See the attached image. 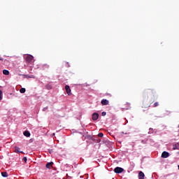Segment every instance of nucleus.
I'll return each mask as SVG.
<instances>
[{
    "label": "nucleus",
    "instance_id": "6e6552de",
    "mask_svg": "<svg viewBox=\"0 0 179 179\" xmlns=\"http://www.w3.org/2000/svg\"><path fill=\"white\" fill-rule=\"evenodd\" d=\"M138 179H145V173L142 171L138 173Z\"/></svg>",
    "mask_w": 179,
    "mask_h": 179
},
{
    "label": "nucleus",
    "instance_id": "412c9836",
    "mask_svg": "<svg viewBox=\"0 0 179 179\" xmlns=\"http://www.w3.org/2000/svg\"><path fill=\"white\" fill-rule=\"evenodd\" d=\"M159 106V102H155L153 105V107H157Z\"/></svg>",
    "mask_w": 179,
    "mask_h": 179
},
{
    "label": "nucleus",
    "instance_id": "a878e982",
    "mask_svg": "<svg viewBox=\"0 0 179 179\" xmlns=\"http://www.w3.org/2000/svg\"><path fill=\"white\" fill-rule=\"evenodd\" d=\"M66 64H67V68L71 67V65H69V62H67Z\"/></svg>",
    "mask_w": 179,
    "mask_h": 179
},
{
    "label": "nucleus",
    "instance_id": "6ab92c4d",
    "mask_svg": "<svg viewBox=\"0 0 179 179\" xmlns=\"http://www.w3.org/2000/svg\"><path fill=\"white\" fill-rule=\"evenodd\" d=\"M148 134H153V129H152V128H150V129H149Z\"/></svg>",
    "mask_w": 179,
    "mask_h": 179
},
{
    "label": "nucleus",
    "instance_id": "f03ea898",
    "mask_svg": "<svg viewBox=\"0 0 179 179\" xmlns=\"http://www.w3.org/2000/svg\"><path fill=\"white\" fill-rule=\"evenodd\" d=\"M33 59H34V57H33V55H29L26 57L27 62H29V64L33 62Z\"/></svg>",
    "mask_w": 179,
    "mask_h": 179
},
{
    "label": "nucleus",
    "instance_id": "393cba45",
    "mask_svg": "<svg viewBox=\"0 0 179 179\" xmlns=\"http://www.w3.org/2000/svg\"><path fill=\"white\" fill-rule=\"evenodd\" d=\"M87 138H88V139L93 141V137H92V136H87Z\"/></svg>",
    "mask_w": 179,
    "mask_h": 179
},
{
    "label": "nucleus",
    "instance_id": "aec40b11",
    "mask_svg": "<svg viewBox=\"0 0 179 179\" xmlns=\"http://www.w3.org/2000/svg\"><path fill=\"white\" fill-rule=\"evenodd\" d=\"M101 115H102V117H106V115H107V113L103 111V112H102Z\"/></svg>",
    "mask_w": 179,
    "mask_h": 179
},
{
    "label": "nucleus",
    "instance_id": "423d86ee",
    "mask_svg": "<svg viewBox=\"0 0 179 179\" xmlns=\"http://www.w3.org/2000/svg\"><path fill=\"white\" fill-rule=\"evenodd\" d=\"M110 103V101H108V100L107 99H102L101 101V103L102 104V106H108V103Z\"/></svg>",
    "mask_w": 179,
    "mask_h": 179
},
{
    "label": "nucleus",
    "instance_id": "cd10ccee",
    "mask_svg": "<svg viewBox=\"0 0 179 179\" xmlns=\"http://www.w3.org/2000/svg\"><path fill=\"white\" fill-rule=\"evenodd\" d=\"M85 86H87V84H85Z\"/></svg>",
    "mask_w": 179,
    "mask_h": 179
},
{
    "label": "nucleus",
    "instance_id": "f8f14e48",
    "mask_svg": "<svg viewBox=\"0 0 179 179\" xmlns=\"http://www.w3.org/2000/svg\"><path fill=\"white\" fill-rule=\"evenodd\" d=\"M148 138H145L144 140H141V143H143V145H146V143H148Z\"/></svg>",
    "mask_w": 179,
    "mask_h": 179
},
{
    "label": "nucleus",
    "instance_id": "c756f323",
    "mask_svg": "<svg viewBox=\"0 0 179 179\" xmlns=\"http://www.w3.org/2000/svg\"><path fill=\"white\" fill-rule=\"evenodd\" d=\"M49 89H51V87H50V88Z\"/></svg>",
    "mask_w": 179,
    "mask_h": 179
},
{
    "label": "nucleus",
    "instance_id": "f3484780",
    "mask_svg": "<svg viewBox=\"0 0 179 179\" xmlns=\"http://www.w3.org/2000/svg\"><path fill=\"white\" fill-rule=\"evenodd\" d=\"M3 96V94L2 93V90H0V101L2 100Z\"/></svg>",
    "mask_w": 179,
    "mask_h": 179
},
{
    "label": "nucleus",
    "instance_id": "4468645a",
    "mask_svg": "<svg viewBox=\"0 0 179 179\" xmlns=\"http://www.w3.org/2000/svg\"><path fill=\"white\" fill-rule=\"evenodd\" d=\"M1 176L3 177H4L5 178H6V177H8V173L7 172H2Z\"/></svg>",
    "mask_w": 179,
    "mask_h": 179
},
{
    "label": "nucleus",
    "instance_id": "9b49d317",
    "mask_svg": "<svg viewBox=\"0 0 179 179\" xmlns=\"http://www.w3.org/2000/svg\"><path fill=\"white\" fill-rule=\"evenodd\" d=\"M52 164H54V162H48L46 164V169H49V170H50L51 167H52Z\"/></svg>",
    "mask_w": 179,
    "mask_h": 179
},
{
    "label": "nucleus",
    "instance_id": "c85d7f7f",
    "mask_svg": "<svg viewBox=\"0 0 179 179\" xmlns=\"http://www.w3.org/2000/svg\"><path fill=\"white\" fill-rule=\"evenodd\" d=\"M66 166H69V164H66Z\"/></svg>",
    "mask_w": 179,
    "mask_h": 179
},
{
    "label": "nucleus",
    "instance_id": "1a4fd4ad",
    "mask_svg": "<svg viewBox=\"0 0 179 179\" xmlns=\"http://www.w3.org/2000/svg\"><path fill=\"white\" fill-rule=\"evenodd\" d=\"M23 135H24V136H26L27 138H30V131H24V132H23Z\"/></svg>",
    "mask_w": 179,
    "mask_h": 179
},
{
    "label": "nucleus",
    "instance_id": "20e7f679",
    "mask_svg": "<svg viewBox=\"0 0 179 179\" xmlns=\"http://www.w3.org/2000/svg\"><path fill=\"white\" fill-rule=\"evenodd\" d=\"M99 115L98 113H94L92 116V121H97V120H99Z\"/></svg>",
    "mask_w": 179,
    "mask_h": 179
},
{
    "label": "nucleus",
    "instance_id": "4be33fe9",
    "mask_svg": "<svg viewBox=\"0 0 179 179\" xmlns=\"http://www.w3.org/2000/svg\"><path fill=\"white\" fill-rule=\"evenodd\" d=\"M23 160H24V163H27V157H24Z\"/></svg>",
    "mask_w": 179,
    "mask_h": 179
},
{
    "label": "nucleus",
    "instance_id": "f257e3e1",
    "mask_svg": "<svg viewBox=\"0 0 179 179\" xmlns=\"http://www.w3.org/2000/svg\"><path fill=\"white\" fill-rule=\"evenodd\" d=\"M114 171L116 174H121V173H122V171H124V169H122L120 166H117L116 168H115Z\"/></svg>",
    "mask_w": 179,
    "mask_h": 179
},
{
    "label": "nucleus",
    "instance_id": "b1692460",
    "mask_svg": "<svg viewBox=\"0 0 179 179\" xmlns=\"http://www.w3.org/2000/svg\"><path fill=\"white\" fill-rule=\"evenodd\" d=\"M47 110H48V106H46L43 108V111H47Z\"/></svg>",
    "mask_w": 179,
    "mask_h": 179
},
{
    "label": "nucleus",
    "instance_id": "bb28decb",
    "mask_svg": "<svg viewBox=\"0 0 179 179\" xmlns=\"http://www.w3.org/2000/svg\"><path fill=\"white\" fill-rule=\"evenodd\" d=\"M0 61H3V58L0 57Z\"/></svg>",
    "mask_w": 179,
    "mask_h": 179
},
{
    "label": "nucleus",
    "instance_id": "2eb2a0df",
    "mask_svg": "<svg viewBox=\"0 0 179 179\" xmlns=\"http://www.w3.org/2000/svg\"><path fill=\"white\" fill-rule=\"evenodd\" d=\"M20 93H26V88H21L20 90Z\"/></svg>",
    "mask_w": 179,
    "mask_h": 179
},
{
    "label": "nucleus",
    "instance_id": "dca6fc26",
    "mask_svg": "<svg viewBox=\"0 0 179 179\" xmlns=\"http://www.w3.org/2000/svg\"><path fill=\"white\" fill-rule=\"evenodd\" d=\"M43 69H45V68H46L47 69H48V68H50V66L48 65V64H44V65L43 66Z\"/></svg>",
    "mask_w": 179,
    "mask_h": 179
},
{
    "label": "nucleus",
    "instance_id": "7ed1b4c3",
    "mask_svg": "<svg viewBox=\"0 0 179 179\" xmlns=\"http://www.w3.org/2000/svg\"><path fill=\"white\" fill-rule=\"evenodd\" d=\"M65 90H66V92L68 96H72V92H71V87H69V85H66L65 86Z\"/></svg>",
    "mask_w": 179,
    "mask_h": 179
},
{
    "label": "nucleus",
    "instance_id": "39448f33",
    "mask_svg": "<svg viewBox=\"0 0 179 179\" xmlns=\"http://www.w3.org/2000/svg\"><path fill=\"white\" fill-rule=\"evenodd\" d=\"M169 156H170V153H169V152H167V151H164L162 154V157L163 159H167V157H169Z\"/></svg>",
    "mask_w": 179,
    "mask_h": 179
},
{
    "label": "nucleus",
    "instance_id": "a211bd4d",
    "mask_svg": "<svg viewBox=\"0 0 179 179\" xmlns=\"http://www.w3.org/2000/svg\"><path fill=\"white\" fill-rule=\"evenodd\" d=\"M98 136L99 138H103V136H104V134L103 133H99Z\"/></svg>",
    "mask_w": 179,
    "mask_h": 179
},
{
    "label": "nucleus",
    "instance_id": "ddd939ff",
    "mask_svg": "<svg viewBox=\"0 0 179 179\" xmlns=\"http://www.w3.org/2000/svg\"><path fill=\"white\" fill-rule=\"evenodd\" d=\"M3 75L8 76V75H9V71L6 69H4V70H3Z\"/></svg>",
    "mask_w": 179,
    "mask_h": 179
},
{
    "label": "nucleus",
    "instance_id": "9d476101",
    "mask_svg": "<svg viewBox=\"0 0 179 179\" xmlns=\"http://www.w3.org/2000/svg\"><path fill=\"white\" fill-rule=\"evenodd\" d=\"M15 150L16 152V153H22L23 155L24 154V152L23 151H20V148L15 146Z\"/></svg>",
    "mask_w": 179,
    "mask_h": 179
},
{
    "label": "nucleus",
    "instance_id": "5701e85b",
    "mask_svg": "<svg viewBox=\"0 0 179 179\" xmlns=\"http://www.w3.org/2000/svg\"><path fill=\"white\" fill-rule=\"evenodd\" d=\"M53 152H54V150L52 149L48 150V152L50 153V155H51Z\"/></svg>",
    "mask_w": 179,
    "mask_h": 179
},
{
    "label": "nucleus",
    "instance_id": "0eeeda50",
    "mask_svg": "<svg viewBox=\"0 0 179 179\" xmlns=\"http://www.w3.org/2000/svg\"><path fill=\"white\" fill-rule=\"evenodd\" d=\"M173 150H179V143H176L173 144Z\"/></svg>",
    "mask_w": 179,
    "mask_h": 179
}]
</instances>
